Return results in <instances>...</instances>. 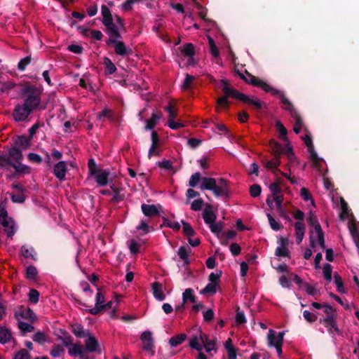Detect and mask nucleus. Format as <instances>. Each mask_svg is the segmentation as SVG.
I'll return each mask as SVG.
<instances>
[{
	"label": "nucleus",
	"mask_w": 359,
	"mask_h": 359,
	"mask_svg": "<svg viewBox=\"0 0 359 359\" xmlns=\"http://www.w3.org/2000/svg\"><path fill=\"white\" fill-rule=\"evenodd\" d=\"M18 327L23 336H25L26 333L32 332L34 330V327L33 325L23 321H19Z\"/></svg>",
	"instance_id": "c9c22d12"
},
{
	"label": "nucleus",
	"mask_w": 359,
	"mask_h": 359,
	"mask_svg": "<svg viewBox=\"0 0 359 359\" xmlns=\"http://www.w3.org/2000/svg\"><path fill=\"white\" fill-rule=\"evenodd\" d=\"M203 218L207 224H212L216 220V215L212 211V207L210 204H206L203 213Z\"/></svg>",
	"instance_id": "a211bd4d"
},
{
	"label": "nucleus",
	"mask_w": 359,
	"mask_h": 359,
	"mask_svg": "<svg viewBox=\"0 0 359 359\" xmlns=\"http://www.w3.org/2000/svg\"><path fill=\"white\" fill-rule=\"evenodd\" d=\"M106 27V32L109 36V38H113L115 39H121V35L116 27V24L112 21L108 23V25H104Z\"/></svg>",
	"instance_id": "5701e85b"
},
{
	"label": "nucleus",
	"mask_w": 359,
	"mask_h": 359,
	"mask_svg": "<svg viewBox=\"0 0 359 359\" xmlns=\"http://www.w3.org/2000/svg\"><path fill=\"white\" fill-rule=\"evenodd\" d=\"M308 151L310 153V157L311 161H313V163L314 164L315 166H318L320 162L322 161V158L318 157L317 153L314 150V147L309 149Z\"/></svg>",
	"instance_id": "052dcab7"
},
{
	"label": "nucleus",
	"mask_w": 359,
	"mask_h": 359,
	"mask_svg": "<svg viewBox=\"0 0 359 359\" xmlns=\"http://www.w3.org/2000/svg\"><path fill=\"white\" fill-rule=\"evenodd\" d=\"M140 339L143 342V349L147 351H152L154 348V339L152 333L150 331H144L140 336Z\"/></svg>",
	"instance_id": "9b49d317"
},
{
	"label": "nucleus",
	"mask_w": 359,
	"mask_h": 359,
	"mask_svg": "<svg viewBox=\"0 0 359 359\" xmlns=\"http://www.w3.org/2000/svg\"><path fill=\"white\" fill-rule=\"evenodd\" d=\"M219 88L224 93V96L219 97L217 100V105L224 109H228L229 105V97L236 99L241 101L243 93L231 87L230 83L227 79H222L219 83Z\"/></svg>",
	"instance_id": "7ed1b4c3"
},
{
	"label": "nucleus",
	"mask_w": 359,
	"mask_h": 359,
	"mask_svg": "<svg viewBox=\"0 0 359 359\" xmlns=\"http://www.w3.org/2000/svg\"><path fill=\"white\" fill-rule=\"evenodd\" d=\"M280 179H278L277 182L271 183L269 185V190L271 192L272 197L282 194V189L280 187Z\"/></svg>",
	"instance_id": "72a5a7b5"
},
{
	"label": "nucleus",
	"mask_w": 359,
	"mask_h": 359,
	"mask_svg": "<svg viewBox=\"0 0 359 359\" xmlns=\"http://www.w3.org/2000/svg\"><path fill=\"white\" fill-rule=\"evenodd\" d=\"M67 168L65 161H60L56 163L53 168V173L55 176L59 180H64L66 175Z\"/></svg>",
	"instance_id": "f3484780"
},
{
	"label": "nucleus",
	"mask_w": 359,
	"mask_h": 359,
	"mask_svg": "<svg viewBox=\"0 0 359 359\" xmlns=\"http://www.w3.org/2000/svg\"><path fill=\"white\" fill-rule=\"evenodd\" d=\"M31 354L28 350L25 348H20L13 354V359H30Z\"/></svg>",
	"instance_id": "ea45409f"
},
{
	"label": "nucleus",
	"mask_w": 359,
	"mask_h": 359,
	"mask_svg": "<svg viewBox=\"0 0 359 359\" xmlns=\"http://www.w3.org/2000/svg\"><path fill=\"white\" fill-rule=\"evenodd\" d=\"M161 117L162 113L161 111L153 113L150 119L145 120L146 126H144V130H152L156 126Z\"/></svg>",
	"instance_id": "aec40b11"
},
{
	"label": "nucleus",
	"mask_w": 359,
	"mask_h": 359,
	"mask_svg": "<svg viewBox=\"0 0 359 359\" xmlns=\"http://www.w3.org/2000/svg\"><path fill=\"white\" fill-rule=\"evenodd\" d=\"M262 89L264 90L266 93H270L271 95L274 96H278L281 99V102L284 105L283 109L285 110H287L290 112V114H292L297 109L294 108L292 102L285 96L284 93L281 92L280 90L276 89L271 86L267 83H262Z\"/></svg>",
	"instance_id": "20e7f679"
},
{
	"label": "nucleus",
	"mask_w": 359,
	"mask_h": 359,
	"mask_svg": "<svg viewBox=\"0 0 359 359\" xmlns=\"http://www.w3.org/2000/svg\"><path fill=\"white\" fill-rule=\"evenodd\" d=\"M109 172L107 170H100L95 175V181L100 186H105L108 183Z\"/></svg>",
	"instance_id": "4be33fe9"
},
{
	"label": "nucleus",
	"mask_w": 359,
	"mask_h": 359,
	"mask_svg": "<svg viewBox=\"0 0 359 359\" xmlns=\"http://www.w3.org/2000/svg\"><path fill=\"white\" fill-rule=\"evenodd\" d=\"M136 229L138 231H143L142 234H147L150 231V230H151V231L154 230V229L152 227L150 228L148 226L147 223L144 220H141L140 224L137 226Z\"/></svg>",
	"instance_id": "13d9d810"
},
{
	"label": "nucleus",
	"mask_w": 359,
	"mask_h": 359,
	"mask_svg": "<svg viewBox=\"0 0 359 359\" xmlns=\"http://www.w3.org/2000/svg\"><path fill=\"white\" fill-rule=\"evenodd\" d=\"M182 53L184 56L191 57L195 55L194 46L191 43H187L183 46Z\"/></svg>",
	"instance_id": "a19ab883"
},
{
	"label": "nucleus",
	"mask_w": 359,
	"mask_h": 359,
	"mask_svg": "<svg viewBox=\"0 0 359 359\" xmlns=\"http://www.w3.org/2000/svg\"><path fill=\"white\" fill-rule=\"evenodd\" d=\"M106 43L108 45L113 44L114 46V51L116 54L121 56H128L132 54L131 49H127L124 43L117 39L109 38L106 41Z\"/></svg>",
	"instance_id": "0eeeda50"
},
{
	"label": "nucleus",
	"mask_w": 359,
	"mask_h": 359,
	"mask_svg": "<svg viewBox=\"0 0 359 359\" xmlns=\"http://www.w3.org/2000/svg\"><path fill=\"white\" fill-rule=\"evenodd\" d=\"M14 145L8 149V153L0 151V168L8 170L11 168H14L15 177L17 175L29 174L31 168L28 165L22 163L24 156L22 150L30 147L32 140L25 135H18L13 139Z\"/></svg>",
	"instance_id": "f257e3e1"
},
{
	"label": "nucleus",
	"mask_w": 359,
	"mask_h": 359,
	"mask_svg": "<svg viewBox=\"0 0 359 359\" xmlns=\"http://www.w3.org/2000/svg\"><path fill=\"white\" fill-rule=\"evenodd\" d=\"M194 76L190 74H186L184 81L182 85V88L183 90H187L191 88V84L192 83L193 81L194 80Z\"/></svg>",
	"instance_id": "338daca9"
},
{
	"label": "nucleus",
	"mask_w": 359,
	"mask_h": 359,
	"mask_svg": "<svg viewBox=\"0 0 359 359\" xmlns=\"http://www.w3.org/2000/svg\"><path fill=\"white\" fill-rule=\"evenodd\" d=\"M158 208H161V205H149L143 203L141 205V210L142 213L148 217H153L159 215V210Z\"/></svg>",
	"instance_id": "4468645a"
},
{
	"label": "nucleus",
	"mask_w": 359,
	"mask_h": 359,
	"mask_svg": "<svg viewBox=\"0 0 359 359\" xmlns=\"http://www.w3.org/2000/svg\"><path fill=\"white\" fill-rule=\"evenodd\" d=\"M224 224L222 222H219L217 223H215V222L212 224H210L209 227H210L212 233H213L214 234H215L217 236H219L221 233V232L224 228Z\"/></svg>",
	"instance_id": "79ce46f5"
},
{
	"label": "nucleus",
	"mask_w": 359,
	"mask_h": 359,
	"mask_svg": "<svg viewBox=\"0 0 359 359\" xmlns=\"http://www.w3.org/2000/svg\"><path fill=\"white\" fill-rule=\"evenodd\" d=\"M280 157H277V156H274V158L272 160L268 161L266 163L265 167L267 169L273 170V172H280V170L277 169V168L280 165Z\"/></svg>",
	"instance_id": "2f4dec72"
},
{
	"label": "nucleus",
	"mask_w": 359,
	"mask_h": 359,
	"mask_svg": "<svg viewBox=\"0 0 359 359\" xmlns=\"http://www.w3.org/2000/svg\"><path fill=\"white\" fill-rule=\"evenodd\" d=\"M151 290L154 297L158 301H163L165 295L163 292V285L158 282H154L151 284Z\"/></svg>",
	"instance_id": "6ab92c4d"
},
{
	"label": "nucleus",
	"mask_w": 359,
	"mask_h": 359,
	"mask_svg": "<svg viewBox=\"0 0 359 359\" xmlns=\"http://www.w3.org/2000/svg\"><path fill=\"white\" fill-rule=\"evenodd\" d=\"M20 95L23 103L17 104L12 114L17 122L25 121L31 114L39 109L42 90L35 85L26 83L20 89Z\"/></svg>",
	"instance_id": "f03ea898"
},
{
	"label": "nucleus",
	"mask_w": 359,
	"mask_h": 359,
	"mask_svg": "<svg viewBox=\"0 0 359 359\" xmlns=\"http://www.w3.org/2000/svg\"><path fill=\"white\" fill-rule=\"evenodd\" d=\"M88 167L90 175H95L100 170L97 168L96 163L93 158L88 160Z\"/></svg>",
	"instance_id": "4d7b16f0"
},
{
	"label": "nucleus",
	"mask_w": 359,
	"mask_h": 359,
	"mask_svg": "<svg viewBox=\"0 0 359 359\" xmlns=\"http://www.w3.org/2000/svg\"><path fill=\"white\" fill-rule=\"evenodd\" d=\"M104 65L109 74H112L116 71L115 65L109 57H105L104 58Z\"/></svg>",
	"instance_id": "de8ad7c7"
},
{
	"label": "nucleus",
	"mask_w": 359,
	"mask_h": 359,
	"mask_svg": "<svg viewBox=\"0 0 359 359\" xmlns=\"http://www.w3.org/2000/svg\"><path fill=\"white\" fill-rule=\"evenodd\" d=\"M63 336H59L58 339L60 340L62 343V346L70 347L74 344V338L66 331L61 330Z\"/></svg>",
	"instance_id": "c85d7f7f"
},
{
	"label": "nucleus",
	"mask_w": 359,
	"mask_h": 359,
	"mask_svg": "<svg viewBox=\"0 0 359 359\" xmlns=\"http://www.w3.org/2000/svg\"><path fill=\"white\" fill-rule=\"evenodd\" d=\"M295 234L304 236L305 233V225L302 222H297L294 224Z\"/></svg>",
	"instance_id": "0e129e2a"
},
{
	"label": "nucleus",
	"mask_w": 359,
	"mask_h": 359,
	"mask_svg": "<svg viewBox=\"0 0 359 359\" xmlns=\"http://www.w3.org/2000/svg\"><path fill=\"white\" fill-rule=\"evenodd\" d=\"M38 271L36 268L30 265L26 269V278L29 280H35L37 277Z\"/></svg>",
	"instance_id": "37998d69"
},
{
	"label": "nucleus",
	"mask_w": 359,
	"mask_h": 359,
	"mask_svg": "<svg viewBox=\"0 0 359 359\" xmlns=\"http://www.w3.org/2000/svg\"><path fill=\"white\" fill-rule=\"evenodd\" d=\"M182 224L183 226V233L185 236L191 237L196 234L195 231L188 222L182 220Z\"/></svg>",
	"instance_id": "49530a36"
},
{
	"label": "nucleus",
	"mask_w": 359,
	"mask_h": 359,
	"mask_svg": "<svg viewBox=\"0 0 359 359\" xmlns=\"http://www.w3.org/2000/svg\"><path fill=\"white\" fill-rule=\"evenodd\" d=\"M275 126L280 133V139L284 142H288V138L287 137V130L283 124L280 121H277Z\"/></svg>",
	"instance_id": "f704fd0d"
},
{
	"label": "nucleus",
	"mask_w": 359,
	"mask_h": 359,
	"mask_svg": "<svg viewBox=\"0 0 359 359\" xmlns=\"http://www.w3.org/2000/svg\"><path fill=\"white\" fill-rule=\"evenodd\" d=\"M19 316L29 321L31 323L37 320V316L34 312L30 308H26L24 306H20L19 307V311L15 313V318L17 320H18Z\"/></svg>",
	"instance_id": "6e6552de"
},
{
	"label": "nucleus",
	"mask_w": 359,
	"mask_h": 359,
	"mask_svg": "<svg viewBox=\"0 0 359 359\" xmlns=\"http://www.w3.org/2000/svg\"><path fill=\"white\" fill-rule=\"evenodd\" d=\"M191 249L189 247L180 246L177 251V255L182 260L184 261V265L189 264L190 262L189 259V255Z\"/></svg>",
	"instance_id": "bb28decb"
},
{
	"label": "nucleus",
	"mask_w": 359,
	"mask_h": 359,
	"mask_svg": "<svg viewBox=\"0 0 359 359\" xmlns=\"http://www.w3.org/2000/svg\"><path fill=\"white\" fill-rule=\"evenodd\" d=\"M20 252L25 258H32L36 259L34 257V249L33 248H28L27 245L21 247Z\"/></svg>",
	"instance_id": "e433bc0d"
},
{
	"label": "nucleus",
	"mask_w": 359,
	"mask_h": 359,
	"mask_svg": "<svg viewBox=\"0 0 359 359\" xmlns=\"http://www.w3.org/2000/svg\"><path fill=\"white\" fill-rule=\"evenodd\" d=\"M269 147L273 156L280 157L281 154L284 151V148L281 144L272 139L269 141Z\"/></svg>",
	"instance_id": "393cba45"
},
{
	"label": "nucleus",
	"mask_w": 359,
	"mask_h": 359,
	"mask_svg": "<svg viewBox=\"0 0 359 359\" xmlns=\"http://www.w3.org/2000/svg\"><path fill=\"white\" fill-rule=\"evenodd\" d=\"M201 179V173L197 172L193 174L189 181V186L196 187Z\"/></svg>",
	"instance_id": "6e6d98bb"
},
{
	"label": "nucleus",
	"mask_w": 359,
	"mask_h": 359,
	"mask_svg": "<svg viewBox=\"0 0 359 359\" xmlns=\"http://www.w3.org/2000/svg\"><path fill=\"white\" fill-rule=\"evenodd\" d=\"M241 102L250 107L255 110H261L265 104L264 102L261 101L257 97H250L243 93Z\"/></svg>",
	"instance_id": "1a4fd4ad"
},
{
	"label": "nucleus",
	"mask_w": 359,
	"mask_h": 359,
	"mask_svg": "<svg viewBox=\"0 0 359 359\" xmlns=\"http://www.w3.org/2000/svg\"><path fill=\"white\" fill-rule=\"evenodd\" d=\"M32 62V57L30 55L26 56L25 57L21 59L18 65V68L20 71L25 70L27 66L29 65Z\"/></svg>",
	"instance_id": "5fc2aeb1"
},
{
	"label": "nucleus",
	"mask_w": 359,
	"mask_h": 359,
	"mask_svg": "<svg viewBox=\"0 0 359 359\" xmlns=\"http://www.w3.org/2000/svg\"><path fill=\"white\" fill-rule=\"evenodd\" d=\"M200 340L199 336L195 334L189 340V346L192 348L201 351L203 349V346L199 344Z\"/></svg>",
	"instance_id": "c03bdc74"
},
{
	"label": "nucleus",
	"mask_w": 359,
	"mask_h": 359,
	"mask_svg": "<svg viewBox=\"0 0 359 359\" xmlns=\"http://www.w3.org/2000/svg\"><path fill=\"white\" fill-rule=\"evenodd\" d=\"M306 220L308 224L313 227L315 232L322 230L321 226L316 216L312 212H309V215L307 217Z\"/></svg>",
	"instance_id": "c756f323"
},
{
	"label": "nucleus",
	"mask_w": 359,
	"mask_h": 359,
	"mask_svg": "<svg viewBox=\"0 0 359 359\" xmlns=\"http://www.w3.org/2000/svg\"><path fill=\"white\" fill-rule=\"evenodd\" d=\"M68 353L72 357L79 356L80 359L86 358L84 347L80 343H75L68 348Z\"/></svg>",
	"instance_id": "2eb2a0df"
},
{
	"label": "nucleus",
	"mask_w": 359,
	"mask_h": 359,
	"mask_svg": "<svg viewBox=\"0 0 359 359\" xmlns=\"http://www.w3.org/2000/svg\"><path fill=\"white\" fill-rule=\"evenodd\" d=\"M320 323H322L327 328L329 333L334 334L339 333V330L336 323V316H326L323 318H320Z\"/></svg>",
	"instance_id": "9d476101"
},
{
	"label": "nucleus",
	"mask_w": 359,
	"mask_h": 359,
	"mask_svg": "<svg viewBox=\"0 0 359 359\" xmlns=\"http://www.w3.org/2000/svg\"><path fill=\"white\" fill-rule=\"evenodd\" d=\"M285 335L284 332H280L278 334L273 330H270L268 334V343L269 346H278L279 339L280 341V344L283 345V337Z\"/></svg>",
	"instance_id": "f8f14e48"
},
{
	"label": "nucleus",
	"mask_w": 359,
	"mask_h": 359,
	"mask_svg": "<svg viewBox=\"0 0 359 359\" xmlns=\"http://www.w3.org/2000/svg\"><path fill=\"white\" fill-rule=\"evenodd\" d=\"M187 339V334L184 333L180 334L176 336H173L169 339V344L172 347H177L182 344Z\"/></svg>",
	"instance_id": "7c9ffc66"
},
{
	"label": "nucleus",
	"mask_w": 359,
	"mask_h": 359,
	"mask_svg": "<svg viewBox=\"0 0 359 359\" xmlns=\"http://www.w3.org/2000/svg\"><path fill=\"white\" fill-rule=\"evenodd\" d=\"M0 224L4 227L8 237L11 238L15 233V222L12 218L8 217L6 208L0 205Z\"/></svg>",
	"instance_id": "39448f33"
},
{
	"label": "nucleus",
	"mask_w": 359,
	"mask_h": 359,
	"mask_svg": "<svg viewBox=\"0 0 359 359\" xmlns=\"http://www.w3.org/2000/svg\"><path fill=\"white\" fill-rule=\"evenodd\" d=\"M32 339L34 342L38 343L39 344H43L47 339L45 334L41 331H37L32 337Z\"/></svg>",
	"instance_id": "09e8293b"
},
{
	"label": "nucleus",
	"mask_w": 359,
	"mask_h": 359,
	"mask_svg": "<svg viewBox=\"0 0 359 359\" xmlns=\"http://www.w3.org/2000/svg\"><path fill=\"white\" fill-rule=\"evenodd\" d=\"M65 351L64 347L61 344H54L50 351V354L53 358H58Z\"/></svg>",
	"instance_id": "4c0bfd02"
},
{
	"label": "nucleus",
	"mask_w": 359,
	"mask_h": 359,
	"mask_svg": "<svg viewBox=\"0 0 359 359\" xmlns=\"http://www.w3.org/2000/svg\"><path fill=\"white\" fill-rule=\"evenodd\" d=\"M39 292L36 289H30L28 294L29 301L33 304L38 303L39 299Z\"/></svg>",
	"instance_id": "603ef678"
},
{
	"label": "nucleus",
	"mask_w": 359,
	"mask_h": 359,
	"mask_svg": "<svg viewBox=\"0 0 359 359\" xmlns=\"http://www.w3.org/2000/svg\"><path fill=\"white\" fill-rule=\"evenodd\" d=\"M123 191L122 189H114V196L111 198V202L114 203H120L125 198L124 194L121 193Z\"/></svg>",
	"instance_id": "8fccbe9b"
},
{
	"label": "nucleus",
	"mask_w": 359,
	"mask_h": 359,
	"mask_svg": "<svg viewBox=\"0 0 359 359\" xmlns=\"http://www.w3.org/2000/svg\"><path fill=\"white\" fill-rule=\"evenodd\" d=\"M12 333L6 327H0V344H6L12 339Z\"/></svg>",
	"instance_id": "b1692460"
},
{
	"label": "nucleus",
	"mask_w": 359,
	"mask_h": 359,
	"mask_svg": "<svg viewBox=\"0 0 359 359\" xmlns=\"http://www.w3.org/2000/svg\"><path fill=\"white\" fill-rule=\"evenodd\" d=\"M86 337H88V338L85 341V347H84L85 351H87L88 352H90V353H93V352L100 353V351L99 350L100 344H99V342L97 340V339L94 336L91 335L90 333Z\"/></svg>",
	"instance_id": "ddd939ff"
},
{
	"label": "nucleus",
	"mask_w": 359,
	"mask_h": 359,
	"mask_svg": "<svg viewBox=\"0 0 359 359\" xmlns=\"http://www.w3.org/2000/svg\"><path fill=\"white\" fill-rule=\"evenodd\" d=\"M199 338L206 352L209 353L215 349L216 340H210L207 334L203 333L201 330H199Z\"/></svg>",
	"instance_id": "dca6fc26"
},
{
	"label": "nucleus",
	"mask_w": 359,
	"mask_h": 359,
	"mask_svg": "<svg viewBox=\"0 0 359 359\" xmlns=\"http://www.w3.org/2000/svg\"><path fill=\"white\" fill-rule=\"evenodd\" d=\"M208 43L210 46V52L215 57H218L219 56V51L218 48L217 47L214 39L208 36Z\"/></svg>",
	"instance_id": "a18cd8bd"
},
{
	"label": "nucleus",
	"mask_w": 359,
	"mask_h": 359,
	"mask_svg": "<svg viewBox=\"0 0 359 359\" xmlns=\"http://www.w3.org/2000/svg\"><path fill=\"white\" fill-rule=\"evenodd\" d=\"M164 109L168 113L169 119L168 120H174L177 116V111L175 110L172 104L170 103L168 106H166Z\"/></svg>",
	"instance_id": "69168bd1"
},
{
	"label": "nucleus",
	"mask_w": 359,
	"mask_h": 359,
	"mask_svg": "<svg viewBox=\"0 0 359 359\" xmlns=\"http://www.w3.org/2000/svg\"><path fill=\"white\" fill-rule=\"evenodd\" d=\"M204 201L202 198L194 200L191 205V209L194 211H199L202 209Z\"/></svg>",
	"instance_id": "e2e57ef3"
},
{
	"label": "nucleus",
	"mask_w": 359,
	"mask_h": 359,
	"mask_svg": "<svg viewBox=\"0 0 359 359\" xmlns=\"http://www.w3.org/2000/svg\"><path fill=\"white\" fill-rule=\"evenodd\" d=\"M334 283L337 286V291L342 294L345 293L346 289L344 286V283H343L341 277L337 273H334Z\"/></svg>",
	"instance_id": "58836bf2"
},
{
	"label": "nucleus",
	"mask_w": 359,
	"mask_h": 359,
	"mask_svg": "<svg viewBox=\"0 0 359 359\" xmlns=\"http://www.w3.org/2000/svg\"><path fill=\"white\" fill-rule=\"evenodd\" d=\"M182 301L184 303H187L190 301L192 303H196V297L194 294V290L191 288H187L184 290L182 294Z\"/></svg>",
	"instance_id": "473e14b6"
},
{
	"label": "nucleus",
	"mask_w": 359,
	"mask_h": 359,
	"mask_svg": "<svg viewBox=\"0 0 359 359\" xmlns=\"http://www.w3.org/2000/svg\"><path fill=\"white\" fill-rule=\"evenodd\" d=\"M11 198L13 203H22L25 201L26 196L23 194V193H20L18 194H12Z\"/></svg>",
	"instance_id": "774afa93"
},
{
	"label": "nucleus",
	"mask_w": 359,
	"mask_h": 359,
	"mask_svg": "<svg viewBox=\"0 0 359 359\" xmlns=\"http://www.w3.org/2000/svg\"><path fill=\"white\" fill-rule=\"evenodd\" d=\"M217 285L215 283H210L206 285V286L201 291V294H214L216 293V287Z\"/></svg>",
	"instance_id": "3c124183"
},
{
	"label": "nucleus",
	"mask_w": 359,
	"mask_h": 359,
	"mask_svg": "<svg viewBox=\"0 0 359 359\" xmlns=\"http://www.w3.org/2000/svg\"><path fill=\"white\" fill-rule=\"evenodd\" d=\"M332 267L330 264H325L323 266L324 278L328 282L332 280Z\"/></svg>",
	"instance_id": "864d4df0"
},
{
	"label": "nucleus",
	"mask_w": 359,
	"mask_h": 359,
	"mask_svg": "<svg viewBox=\"0 0 359 359\" xmlns=\"http://www.w3.org/2000/svg\"><path fill=\"white\" fill-rule=\"evenodd\" d=\"M72 332L78 338H84L89 335L88 330H85L81 324H75L72 326Z\"/></svg>",
	"instance_id": "a878e982"
},
{
	"label": "nucleus",
	"mask_w": 359,
	"mask_h": 359,
	"mask_svg": "<svg viewBox=\"0 0 359 359\" xmlns=\"http://www.w3.org/2000/svg\"><path fill=\"white\" fill-rule=\"evenodd\" d=\"M262 188L260 185L257 184H254L250 187V194L252 197H257L261 194Z\"/></svg>",
	"instance_id": "bf43d9fd"
},
{
	"label": "nucleus",
	"mask_w": 359,
	"mask_h": 359,
	"mask_svg": "<svg viewBox=\"0 0 359 359\" xmlns=\"http://www.w3.org/2000/svg\"><path fill=\"white\" fill-rule=\"evenodd\" d=\"M300 195L302 197V198L306 201L311 200L312 205H314V201L312 198V196H311V193L309 192V191L306 188L302 187L301 189Z\"/></svg>",
	"instance_id": "680f3d73"
},
{
	"label": "nucleus",
	"mask_w": 359,
	"mask_h": 359,
	"mask_svg": "<svg viewBox=\"0 0 359 359\" xmlns=\"http://www.w3.org/2000/svg\"><path fill=\"white\" fill-rule=\"evenodd\" d=\"M101 13L103 17L102 22L104 25H108V23L113 21V17L111 15L109 8L106 5L101 6Z\"/></svg>",
	"instance_id": "cd10ccee"
},
{
	"label": "nucleus",
	"mask_w": 359,
	"mask_h": 359,
	"mask_svg": "<svg viewBox=\"0 0 359 359\" xmlns=\"http://www.w3.org/2000/svg\"><path fill=\"white\" fill-rule=\"evenodd\" d=\"M235 72L239 76V77L243 80L246 83L252 85L255 87H258L262 88V84L266 83L262 79L253 76L250 73H249L247 70H245V74L248 76H246L244 74L241 73L239 70L236 69Z\"/></svg>",
	"instance_id": "423d86ee"
},
{
	"label": "nucleus",
	"mask_w": 359,
	"mask_h": 359,
	"mask_svg": "<svg viewBox=\"0 0 359 359\" xmlns=\"http://www.w3.org/2000/svg\"><path fill=\"white\" fill-rule=\"evenodd\" d=\"M217 185V181L212 177H203L202 179V184L200 187L201 190H210L213 191L215 189Z\"/></svg>",
	"instance_id": "412c9836"
}]
</instances>
